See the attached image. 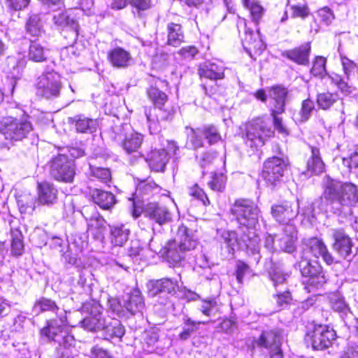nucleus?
Returning <instances> with one entry per match:
<instances>
[{
  "instance_id": "obj_1",
  "label": "nucleus",
  "mask_w": 358,
  "mask_h": 358,
  "mask_svg": "<svg viewBox=\"0 0 358 358\" xmlns=\"http://www.w3.org/2000/svg\"><path fill=\"white\" fill-rule=\"evenodd\" d=\"M259 208L251 200L240 199L231 208V213L235 217L238 227L242 231L241 241L245 244L249 255L254 257L257 263L259 255V238L256 227L258 224Z\"/></svg>"
},
{
  "instance_id": "obj_2",
  "label": "nucleus",
  "mask_w": 358,
  "mask_h": 358,
  "mask_svg": "<svg viewBox=\"0 0 358 358\" xmlns=\"http://www.w3.org/2000/svg\"><path fill=\"white\" fill-rule=\"evenodd\" d=\"M196 245L197 241L191 236L189 229L181 225L178 227L176 238L166 244L163 257L171 266H177L184 260L185 253L194 250Z\"/></svg>"
},
{
  "instance_id": "obj_3",
  "label": "nucleus",
  "mask_w": 358,
  "mask_h": 358,
  "mask_svg": "<svg viewBox=\"0 0 358 358\" xmlns=\"http://www.w3.org/2000/svg\"><path fill=\"white\" fill-rule=\"evenodd\" d=\"M32 130L30 117L26 113L20 117H5L0 124V132L6 140L10 141H20L26 138Z\"/></svg>"
},
{
  "instance_id": "obj_4",
  "label": "nucleus",
  "mask_w": 358,
  "mask_h": 358,
  "mask_svg": "<svg viewBox=\"0 0 358 358\" xmlns=\"http://www.w3.org/2000/svg\"><path fill=\"white\" fill-rule=\"evenodd\" d=\"M76 327L68 321L66 315H61L59 317L52 320L48 323V326L41 329V335L47 337L63 345L62 349H69L68 347L73 345L74 338L69 334L70 327Z\"/></svg>"
},
{
  "instance_id": "obj_5",
  "label": "nucleus",
  "mask_w": 358,
  "mask_h": 358,
  "mask_svg": "<svg viewBox=\"0 0 358 358\" xmlns=\"http://www.w3.org/2000/svg\"><path fill=\"white\" fill-rule=\"evenodd\" d=\"M287 94V90L282 86L273 87L269 94L272 100L271 114L273 120L274 127L279 133L284 135H287L288 131L283 125L282 120L279 115L285 112V99Z\"/></svg>"
},
{
  "instance_id": "obj_6",
  "label": "nucleus",
  "mask_w": 358,
  "mask_h": 358,
  "mask_svg": "<svg viewBox=\"0 0 358 358\" xmlns=\"http://www.w3.org/2000/svg\"><path fill=\"white\" fill-rule=\"evenodd\" d=\"M273 134V131L265 121L257 119L246 127L245 143L251 148L262 147Z\"/></svg>"
},
{
  "instance_id": "obj_7",
  "label": "nucleus",
  "mask_w": 358,
  "mask_h": 358,
  "mask_svg": "<svg viewBox=\"0 0 358 358\" xmlns=\"http://www.w3.org/2000/svg\"><path fill=\"white\" fill-rule=\"evenodd\" d=\"M335 336V331L329 327L313 323L306 334V340L310 343L314 350H320L329 348Z\"/></svg>"
},
{
  "instance_id": "obj_8",
  "label": "nucleus",
  "mask_w": 358,
  "mask_h": 358,
  "mask_svg": "<svg viewBox=\"0 0 358 358\" xmlns=\"http://www.w3.org/2000/svg\"><path fill=\"white\" fill-rule=\"evenodd\" d=\"M62 87L61 77L55 71H48L43 73L37 79V94L45 99L58 97Z\"/></svg>"
},
{
  "instance_id": "obj_9",
  "label": "nucleus",
  "mask_w": 358,
  "mask_h": 358,
  "mask_svg": "<svg viewBox=\"0 0 358 358\" xmlns=\"http://www.w3.org/2000/svg\"><path fill=\"white\" fill-rule=\"evenodd\" d=\"M287 164L279 157H269L264 162L262 175L268 185L275 187L282 181Z\"/></svg>"
},
{
  "instance_id": "obj_10",
  "label": "nucleus",
  "mask_w": 358,
  "mask_h": 358,
  "mask_svg": "<svg viewBox=\"0 0 358 358\" xmlns=\"http://www.w3.org/2000/svg\"><path fill=\"white\" fill-rule=\"evenodd\" d=\"M50 174L57 180L71 182L76 174L74 162L65 155H59L51 162Z\"/></svg>"
},
{
  "instance_id": "obj_11",
  "label": "nucleus",
  "mask_w": 358,
  "mask_h": 358,
  "mask_svg": "<svg viewBox=\"0 0 358 358\" xmlns=\"http://www.w3.org/2000/svg\"><path fill=\"white\" fill-rule=\"evenodd\" d=\"M344 182L325 176L323 180V196L329 203L334 213L338 215L342 214L344 210L341 209V192L343 189Z\"/></svg>"
},
{
  "instance_id": "obj_12",
  "label": "nucleus",
  "mask_w": 358,
  "mask_h": 358,
  "mask_svg": "<svg viewBox=\"0 0 358 358\" xmlns=\"http://www.w3.org/2000/svg\"><path fill=\"white\" fill-rule=\"evenodd\" d=\"M299 267L308 285L319 287L326 282L327 278L318 262L303 259L299 262Z\"/></svg>"
},
{
  "instance_id": "obj_13",
  "label": "nucleus",
  "mask_w": 358,
  "mask_h": 358,
  "mask_svg": "<svg viewBox=\"0 0 358 358\" xmlns=\"http://www.w3.org/2000/svg\"><path fill=\"white\" fill-rule=\"evenodd\" d=\"M299 213L298 201H285L281 203L274 204L271 207V215L273 219L283 227L294 224V220Z\"/></svg>"
},
{
  "instance_id": "obj_14",
  "label": "nucleus",
  "mask_w": 358,
  "mask_h": 358,
  "mask_svg": "<svg viewBox=\"0 0 358 358\" xmlns=\"http://www.w3.org/2000/svg\"><path fill=\"white\" fill-rule=\"evenodd\" d=\"M145 114L148 120L150 134H157L160 131L159 123L172 120L174 110L172 106L166 105L145 109Z\"/></svg>"
},
{
  "instance_id": "obj_15",
  "label": "nucleus",
  "mask_w": 358,
  "mask_h": 358,
  "mask_svg": "<svg viewBox=\"0 0 358 358\" xmlns=\"http://www.w3.org/2000/svg\"><path fill=\"white\" fill-rule=\"evenodd\" d=\"M129 129V126L128 125L116 128L117 131L114 139L128 154H130L136 152L141 147L143 136L137 132L127 134L126 131Z\"/></svg>"
},
{
  "instance_id": "obj_16",
  "label": "nucleus",
  "mask_w": 358,
  "mask_h": 358,
  "mask_svg": "<svg viewBox=\"0 0 358 358\" xmlns=\"http://www.w3.org/2000/svg\"><path fill=\"white\" fill-rule=\"evenodd\" d=\"M53 20L55 24L66 29L64 30V36L65 38L69 37V43L73 44L78 36V24L73 15V10L70 9L55 14Z\"/></svg>"
},
{
  "instance_id": "obj_17",
  "label": "nucleus",
  "mask_w": 358,
  "mask_h": 358,
  "mask_svg": "<svg viewBox=\"0 0 358 358\" xmlns=\"http://www.w3.org/2000/svg\"><path fill=\"white\" fill-rule=\"evenodd\" d=\"M332 237L334 240V250L342 258L350 261L353 257L352 241L349 236L342 229H336L332 231Z\"/></svg>"
},
{
  "instance_id": "obj_18",
  "label": "nucleus",
  "mask_w": 358,
  "mask_h": 358,
  "mask_svg": "<svg viewBox=\"0 0 358 358\" xmlns=\"http://www.w3.org/2000/svg\"><path fill=\"white\" fill-rule=\"evenodd\" d=\"M255 343L258 347L268 349L271 358H282V352L280 349V336L274 331L262 332Z\"/></svg>"
},
{
  "instance_id": "obj_19",
  "label": "nucleus",
  "mask_w": 358,
  "mask_h": 358,
  "mask_svg": "<svg viewBox=\"0 0 358 358\" xmlns=\"http://www.w3.org/2000/svg\"><path fill=\"white\" fill-rule=\"evenodd\" d=\"M304 250L310 252L315 257H322L323 260L330 265L334 262V257L329 253L324 242L317 238L313 237L303 240Z\"/></svg>"
},
{
  "instance_id": "obj_20",
  "label": "nucleus",
  "mask_w": 358,
  "mask_h": 358,
  "mask_svg": "<svg viewBox=\"0 0 358 358\" xmlns=\"http://www.w3.org/2000/svg\"><path fill=\"white\" fill-rule=\"evenodd\" d=\"M340 197L341 209L344 210L342 214L344 215H350L352 213L351 207L358 201L357 187L352 182H344L343 189Z\"/></svg>"
},
{
  "instance_id": "obj_21",
  "label": "nucleus",
  "mask_w": 358,
  "mask_h": 358,
  "mask_svg": "<svg viewBox=\"0 0 358 358\" xmlns=\"http://www.w3.org/2000/svg\"><path fill=\"white\" fill-rule=\"evenodd\" d=\"M144 214L145 217L159 225L170 222L172 220V214L169 210L157 203H148L145 206Z\"/></svg>"
},
{
  "instance_id": "obj_22",
  "label": "nucleus",
  "mask_w": 358,
  "mask_h": 358,
  "mask_svg": "<svg viewBox=\"0 0 358 358\" xmlns=\"http://www.w3.org/2000/svg\"><path fill=\"white\" fill-rule=\"evenodd\" d=\"M278 248L288 253L293 252L296 249L295 242L297 239V231L294 224L283 227L282 235L278 236Z\"/></svg>"
},
{
  "instance_id": "obj_23",
  "label": "nucleus",
  "mask_w": 358,
  "mask_h": 358,
  "mask_svg": "<svg viewBox=\"0 0 358 358\" xmlns=\"http://www.w3.org/2000/svg\"><path fill=\"white\" fill-rule=\"evenodd\" d=\"M148 294L150 296L157 294H173L176 292L178 285L169 278H163L158 280H151L147 283Z\"/></svg>"
},
{
  "instance_id": "obj_24",
  "label": "nucleus",
  "mask_w": 358,
  "mask_h": 358,
  "mask_svg": "<svg viewBox=\"0 0 358 358\" xmlns=\"http://www.w3.org/2000/svg\"><path fill=\"white\" fill-rule=\"evenodd\" d=\"M107 58L113 67L125 69L132 63L130 52L122 48L117 47L108 52Z\"/></svg>"
},
{
  "instance_id": "obj_25",
  "label": "nucleus",
  "mask_w": 358,
  "mask_h": 358,
  "mask_svg": "<svg viewBox=\"0 0 358 358\" xmlns=\"http://www.w3.org/2000/svg\"><path fill=\"white\" fill-rule=\"evenodd\" d=\"M27 65L25 56L21 53L8 56L6 59L4 71L13 78H19Z\"/></svg>"
},
{
  "instance_id": "obj_26",
  "label": "nucleus",
  "mask_w": 358,
  "mask_h": 358,
  "mask_svg": "<svg viewBox=\"0 0 358 358\" xmlns=\"http://www.w3.org/2000/svg\"><path fill=\"white\" fill-rule=\"evenodd\" d=\"M224 70L222 64L206 62L199 66V74L201 78L217 80L224 78Z\"/></svg>"
},
{
  "instance_id": "obj_27",
  "label": "nucleus",
  "mask_w": 358,
  "mask_h": 358,
  "mask_svg": "<svg viewBox=\"0 0 358 358\" xmlns=\"http://www.w3.org/2000/svg\"><path fill=\"white\" fill-rule=\"evenodd\" d=\"M243 45L250 55H252V52L256 55H259L265 49V45L260 38L259 31L254 33L250 30L245 31Z\"/></svg>"
},
{
  "instance_id": "obj_28",
  "label": "nucleus",
  "mask_w": 358,
  "mask_h": 358,
  "mask_svg": "<svg viewBox=\"0 0 358 358\" xmlns=\"http://www.w3.org/2000/svg\"><path fill=\"white\" fill-rule=\"evenodd\" d=\"M169 160L168 153L164 149L152 150L146 158L150 169L157 172H163Z\"/></svg>"
},
{
  "instance_id": "obj_29",
  "label": "nucleus",
  "mask_w": 358,
  "mask_h": 358,
  "mask_svg": "<svg viewBox=\"0 0 358 358\" xmlns=\"http://www.w3.org/2000/svg\"><path fill=\"white\" fill-rule=\"evenodd\" d=\"M57 189L49 182L39 183L38 185V203L42 205H52L57 199Z\"/></svg>"
},
{
  "instance_id": "obj_30",
  "label": "nucleus",
  "mask_w": 358,
  "mask_h": 358,
  "mask_svg": "<svg viewBox=\"0 0 358 358\" xmlns=\"http://www.w3.org/2000/svg\"><path fill=\"white\" fill-rule=\"evenodd\" d=\"M310 51V45L307 43L292 50H285L282 56L301 65L308 64V57Z\"/></svg>"
},
{
  "instance_id": "obj_31",
  "label": "nucleus",
  "mask_w": 358,
  "mask_h": 358,
  "mask_svg": "<svg viewBox=\"0 0 358 358\" xmlns=\"http://www.w3.org/2000/svg\"><path fill=\"white\" fill-rule=\"evenodd\" d=\"M155 86H151L148 90V95L155 105L154 107L164 106L167 102L168 96L159 88L163 89L168 86V83L158 79L155 83Z\"/></svg>"
},
{
  "instance_id": "obj_32",
  "label": "nucleus",
  "mask_w": 358,
  "mask_h": 358,
  "mask_svg": "<svg viewBox=\"0 0 358 358\" xmlns=\"http://www.w3.org/2000/svg\"><path fill=\"white\" fill-rule=\"evenodd\" d=\"M130 229L123 224L110 226V238L112 244L116 246L123 245L129 239Z\"/></svg>"
},
{
  "instance_id": "obj_33",
  "label": "nucleus",
  "mask_w": 358,
  "mask_h": 358,
  "mask_svg": "<svg viewBox=\"0 0 358 358\" xmlns=\"http://www.w3.org/2000/svg\"><path fill=\"white\" fill-rule=\"evenodd\" d=\"M92 198L96 204L105 210L110 209L116 203L115 195L113 193L99 189L93 190Z\"/></svg>"
},
{
  "instance_id": "obj_34",
  "label": "nucleus",
  "mask_w": 358,
  "mask_h": 358,
  "mask_svg": "<svg viewBox=\"0 0 358 358\" xmlns=\"http://www.w3.org/2000/svg\"><path fill=\"white\" fill-rule=\"evenodd\" d=\"M16 200L21 213H31L36 208V196L29 192H24L17 194Z\"/></svg>"
},
{
  "instance_id": "obj_35",
  "label": "nucleus",
  "mask_w": 358,
  "mask_h": 358,
  "mask_svg": "<svg viewBox=\"0 0 358 358\" xmlns=\"http://www.w3.org/2000/svg\"><path fill=\"white\" fill-rule=\"evenodd\" d=\"M306 167L307 171L310 174L317 175L324 171V163L317 148L311 147V156L307 162Z\"/></svg>"
},
{
  "instance_id": "obj_36",
  "label": "nucleus",
  "mask_w": 358,
  "mask_h": 358,
  "mask_svg": "<svg viewBox=\"0 0 358 358\" xmlns=\"http://www.w3.org/2000/svg\"><path fill=\"white\" fill-rule=\"evenodd\" d=\"M167 43L173 47H178L184 42V32L180 24L170 22L167 24Z\"/></svg>"
},
{
  "instance_id": "obj_37",
  "label": "nucleus",
  "mask_w": 358,
  "mask_h": 358,
  "mask_svg": "<svg viewBox=\"0 0 358 358\" xmlns=\"http://www.w3.org/2000/svg\"><path fill=\"white\" fill-rule=\"evenodd\" d=\"M126 308L129 313H143L145 303L141 291L136 288L131 293L129 300L126 304Z\"/></svg>"
},
{
  "instance_id": "obj_38",
  "label": "nucleus",
  "mask_w": 358,
  "mask_h": 358,
  "mask_svg": "<svg viewBox=\"0 0 358 358\" xmlns=\"http://www.w3.org/2000/svg\"><path fill=\"white\" fill-rule=\"evenodd\" d=\"M106 317L103 315H89L80 322L86 330L93 331L103 329L106 323Z\"/></svg>"
},
{
  "instance_id": "obj_39",
  "label": "nucleus",
  "mask_w": 358,
  "mask_h": 358,
  "mask_svg": "<svg viewBox=\"0 0 358 358\" xmlns=\"http://www.w3.org/2000/svg\"><path fill=\"white\" fill-rule=\"evenodd\" d=\"M71 120L75 122L76 130L82 133H92L96 130L98 125L96 120L90 119L83 115L71 118Z\"/></svg>"
},
{
  "instance_id": "obj_40",
  "label": "nucleus",
  "mask_w": 358,
  "mask_h": 358,
  "mask_svg": "<svg viewBox=\"0 0 358 358\" xmlns=\"http://www.w3.org/2000/svg\"><path fill=\"white\" fill-rule=\"evenodd\" d=\"M104 331L105 339L109 340L114 337L121 338L124 334V328L117 320L110 322L106 324L105 323L104 327L103 328Z\"/></svg>"
},
{
  "instance_id": "obj_41",
  "label": "nucleus",
  "mask_w": 358,
  "mask_h": 358,
  "mask_svg": "<svg viewBox=\"0 0 358 358\" xmlns=\"http://www.w3.org/2000/svg\"><path fill=\"white\" fill-rule=\"evenodd\" d=\"M28 57L33 62H42L47 58V50L38 43L31 41L29 48Z\"/></svg>"
},
{
  "instance_id": "obj_42",
  "label": "nucleus",
  "mask_w": 358,
  "mask_h": 358,
  "mask_svg": "<svg viewBox=\"0 0 358 358\" xmlns=\"http://www.w3.org/2000/svg\"><path fill=\"white\" fill-rule=\"evenodd\" d=\"M314 109L315 104L313 101L310 99L303 100L301 103V110L295 115V121L300 123L306 122L310 117Z\"/></svg>"
},
{
  "instance_id": "obj_43",
  "label": "nucleus",
  "mask_w": 358,
  "mask_h": 358,
  "mask_svg": "<svg viewBox=\"0 0 358 358\" xmlns=\"http://www.w3.org/2000/svg\"><path fill=\"white\" fill-rule=\"evenodd\" d=\"M338 100L337 94L330 92L320 93L317 96V103L320 108L329 109Z\"/></svg>"
},
{
  "instance_id": "obj_44",
  "label": "nucleus",
  "mask_w": 358,
  "mask_h": 358,
  "mask_svg": "<svg viewBox=\"0 0 358 358\" xmlns=\"http://www.w3.org/2000/svg\"><path fill=\"white\" fill-rule=\"evenodd\" d=\"M339 159L338 158L336 159ZM343 166L348 171L358 167V148L355 147L349 150L348 153L340 159Z\"/></svg>"
},
{
  "instance_id": "obj_45",
  "label": "nucleus",
  "mask_w": 358,
  "mask_h": 358,
  "mask_svg": "<svg viewBox=\"0 0 358 358\" xmlns=\"http://www.w3.org/2000/svg\"><path fill=\"white\" fill-rule=\"evenodd\" d=\"M201 133L210 145L216 143L222 139L217 128L212 124L204 126L201 129Z\"/></svg>"
},
{
  "instance_id": "obj_46",
  "label": "nucleus",
  "mask_w": 358,
  "mask_h": 358,
  "mask_svg": "<svg viewBox=\"0 0 358 358\" xmlns=\"http://www.w3.org/2000/svg\"><path fill=\"white\" fill-rule=\"evenodd\" d=\"M329 303L333 311L347 313L350 311L348 306L339 294L333 293L329 296Z\"/></svg>"
},
{
  "instance_id": "obj_47",
  "label": "nucleus",
  "mask_w": 358,
  "mask_h": 358,
  "mask_svg": "<svg viewBox=\"0 0 358 358\" xmlns=\"http://www.w3.org/2000/svg\"><path fill=\"white\" fill-rule=\"evenodd\" d=\"M227 177L222 173H212L208 187L213 191L222 192L226 185Z\"/></svg>"
},
{
  "instance_id": "obj_48",
  "label": "nucleus",
  "mask_w": 358,
  "mask_h": 358,
  "mask_svg": "<svg viewBox=\"0 0 358 358\" xmlns=\"http://www.w3.org/2000/svg\"><path fill=\"white\" fill-rule=\"evenodd\" d=\"M11 250L15 255H21L24 250L22 234L17 229L11 231Z\"/></svg>"
},
{
  "instance_id": "obj_49",
  "label": "nucleus",
  "mask_w": 358,
  "mask_h": 358,
  "mask_svg": "<svg viewBox=\"0 0 358 358\" xmlns=\"http://www.w3.org/2000/svg\"><path fill=\"white\" fill-rule=\"evenodd\" d=\"M279 310L285 309L292 301V297L289 290L283 292L277 290V294L273 296Z\"/></svg>"
},
{
  "instance_id": "obj_50",
  "label": "nucleus",
  "mask_w": 358,
  "mask_h": 358,
  "mask_svg": "<svg viewBox=\"0 0 358 358\" xmlns=\"http://www.w3.org/2000/svg\"><path fill=\"white\" fill-rule=\"evenodd\" d=\"M341 61L347 79L349 80L352 76L358 73V64L343 55L341 56Z\"/></svg>"
},
{
  "instance_id": "obj_51",
  "label": "nucleus",
  "mask_w": 358,
  "mask_h": 358,
  "mask_svg": "<svg viewBox=\"0 0 358 358\" xmlns=\"http://www.w3.org/2000/svg\"><path fill=\"white\" fill-rule=\"evenodd\" d=\"M245 6L249 8L252 20L258 23L264 14V9L259 3L256 1L249 2V0H243Z\"/></svg>"
},
{
  "instance_id": "obj_52",
  "label": "nucleus",
  "mask_w": 358,
  "mask_h": 358,
  "mask_svg": "<svg viewBox=\"0 0 358 358\" xmlns=\"http://www.w3.org/2000/svg\"><path fill=\"white\" fill-rule=\"evenodd\" d=\"M27 33L33 36H38L41 31L40 18L37 15H32L29 17L26 24Z\"/></svg>"
},
{
  "instance_id": "obj_53",
  "label": "nucleus",
  "mask_w": 358,
  "mask_h": 358,
  "mask_svg": "<svg viewBox=\"0 0 358 358\" xmlns=\"http://www.w3.org/2000/svg\"><path fill=\"white\" fill-rule=\"evenodd\" d=\"M58 309V307L53 301L45 298H43L38 301L34 307V310L35 312H55L57 311Z\"/></svg>"
},
{
  "instance_id": "obj_54",
  "label": "nucleus",
  "mask_w": 358,
  "mask_h": 358,
  "mask_svg": "<svg viewBox=\"0 0 358 358\" xmlns=\"http://www.w3.org/2000/svg\"><path fill=\"white\" fill-rule=\"evenodd\" d=\"M222 240L227 245L228 248L232 251H234V247L241 243L245 246V244L237 238V234L234 231H224L221 235Z\"/></svg>"
},
{
  "instance_id": "obj_55",
  "label": "nucleus",
  "mask_w": 358,
  "mask_h": 358,
  "mask_svg": "<svg viewBox=\"0 0 358 358\" xmlns=\"http://www.w3.org/2000/svg\"><path fill=\"white\" fill-rule=\"evenodd\" d=\"M90 175L103 183L110 180L111 174L108 169L93 166L90 165Z\"/></svg>"
},
{
  "instance_id": "obj_56",
  "label": "nucleus",
  "mask_w": 358,
  "mask_h": 358,
  "mask_svg": "<svg viewBox=\"0 0 358 358\" xmlns=\"http://www.w3.org/2000/svg\"><path fill=\"white\" fill-rule=\"evenodd\" d=\"M270 278L273 283V286H278L286 283L287 278L289 277L288 273H285L281 268H274L269 274Z\"/></svg>"
},
{
  "instance_id": "obj_57",
  "label": "nucleus",
  "mask_w": 358,
  "mask_h": 358,
  "mask_svg": "<svg viewBox=\"0 0 358 358\" xmlns=\"http://www.w3.org/2000/svg\"><path fill=\"white\" fill-rule=\"evenodd\" d=\"M86 221L88 231H95V229L106 228L104 219L97 213L94 214L89 219L86 218Z\"/></svg>"
},
{
  "instance_id": "obj_58",
  "label": "nucleus",
  "mask_w": 358,
  "mask_h": 358,
  "mask_svg": "<svg viewBox=\"0 0 358 358\" xmlns=\"http://www.w3.org/2000/svg\"><path fill=\"white\" fill-rule=\"evenodd\" d=\"M189 194L194 199L200 201L204 206H207L210 203V201L206 193L197 185H194L189 187Z\"/></svg>"
},
{
  "instance_id": "obj_59",
  "label": "nucleus",
  "mask_w": 358,
  "mask_h": 358,
  "mask_svg": "<svg viewBox=\"0 0 358 358\" xmlns=\"http://www.w3.org/2000/svg\"><path fill=\"white\" fill-rule=\"evenodd\" d=\"M326 59L322 57H317L313 62L310 73L314 76H322L325 73Z\"/></svg>"
},
{
  "instance_id": "obj_60",
  "label": "nucleus",
  "mask_w": 358,
  "mask_h": 358,
  "mask_svg": "<svg viewBox=\"0 0 358 358\" xmlns=\"http://www.w3.org/2000/svg\"><path fill=\"white\" fill-rule=\"evenodd\" d=\"M200 324V322H196L194 321H191L189 319H187L185 321V324L183 331L180 334V338L181 340H187V338H189L191 334L197 329L198 326Z\"/></svg>"
},
{
  "instance_id": "obj_61",
  "label": "nucleus",
  "mask_w": 358,
  "mask_h": 358,
  "mask_svg": "<svg viewBox=\"0 0 358 358\" xmlns=\"http://www.w3.org/2000/svg\"><path fill=\"white\" fill-rule=\"evenodd\" d=\"M189 141L192 145L194 148H199L202 147L203 145V135L201 133V129L194 130L193 129H190V133L188 134Z\"/></svg>"
},
{
  "instance_id": "obj_62",
  "label": "nucleus",
  "mask_w": 358,
  "mask_h": 358,
  "mask_svg": "<svg viewBox=\"0 0 358 358\" xmlns=\"http://www.w3.org/2000/svg\"><path fill=\"white\" fill-rule=\"evenodd\" d=\"M201 310L203 313H208L210 312L215 313L220 311V308L217 301L214 299H212L202 301Z\"/></svg>"
},
{
  "instance_id": "obj_63",
  "label": "nucleus",
  "mask_w": 358,
  "mask_h": 358,
  "mask_svg": "<svg viewBox=\"0 0 358 358\" xmlns=\"http://www.w3.org/2000/svg\"><path fill=\"white\" fill-rule=\"evenodd\" d=\"M139 189H141L145 194L159 193L161 189L160 187L154 181L141 183L139 185Z\"/></svg>"
},
{
  "instance_id": "obj_64",
  "label": "nucleus",
  "mask_w": 358,
  "mask_h": 358,
  "mask_svg": "<svg viewBox=\"0 0 358 358\" xmlns=\"http://www.w3.org/2000/svg\"><path fill=\"white\" fill-rule=\"evenodd\" d=\"M340 358H358V345H348L341 354Z\"/></svg>"
}]
</instances>
